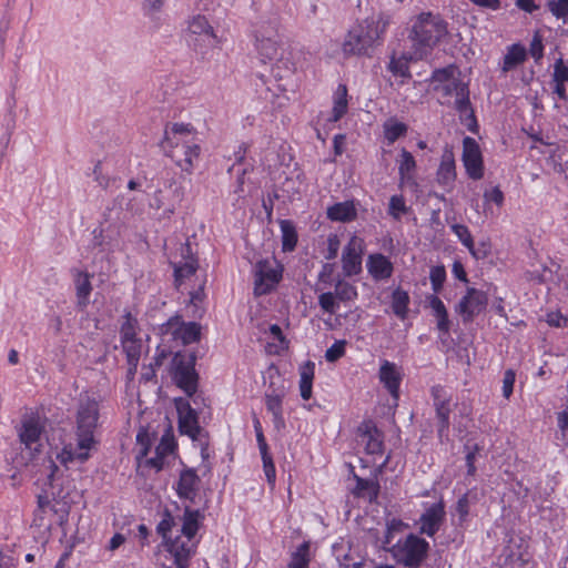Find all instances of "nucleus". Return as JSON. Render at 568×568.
<instances>
[{"instance_id": "63", "label": "nucleus", "mask_w": 568, "mask_h": 568, "mask_svg": "<svg viewBox=\"0 0 568 568\" xmlns=\"http://www.w3.org/2000/svg\"><path fill=\"white\" fill-rule=\"evenodd\" d=\"M529 51H530L531 57L536 61H538V60H540L542 58V55H544V45H542L541 38H540V36L538 33L535 34V37L532 38Z\"/></svg>"}, {"instance_id": "35", "label": "nucleus", "mask_w": 568, "mask_h": 568, "mask_svg": "<svg viewBox=\"0 0 568 568\" xmlns=\"http://www.w3.org/2000/svg\"><path fill=\"white\" fill-rule=\"evenodd\" d=\"M204 519V514L200 509H192L190 506H185L184 514L182 517L183 524L180 532H197L201 528V523Z\"/></svg>"}, {"instance_id": "30", "label": "nucleus", "mask_w": 568, "mask_h": 568, "mask_svg": "<svg viewBox=\"0 0 568 568\" xmlns=\"http://www.w3.org/2000/svg\"><path fill=\"white\" fill-rule=\"evenodd\" d=\"M354 478L356 480L354 494L357 497L367 498L369 503L376 501L381 490L378 480L376 478L365 479L357 475H355Z\"/></svg>"}, {"instance_id": "44", "label": "nucleus", "mask_w": 568, "mask_h": 568, "mask_svg": "<svg viewBox=\"0 0 568 568\" xmlns=\"http://www.w3.org/2000/svg\"><path fill=\"white\" fill-rule=\"evenodd\" d=\"M151 445H152V442H151L150 434L143 428L140 429L136 435L138 452L135 455V459L139 464L149 454Z\"/></svg>"}, {"instance_id": "57", "label": "nucleus", "mask_w": 568, "mask_h": 568, "mask_svg": "<svg viewBox=\"0 0 568 568\" xmlns=\"http://www.w3.org/2000/svg\"><path fill=\"white\" fill-rule=\"evenodd\" d=\"M175 449V442L174 438L166 434L163 435L161 438L160 444L155 448V454L161 455L162 457H165L166 455L173 453Z\"/></svg>"}, {"instance_id": "7", "label": "nucleus", "mask_w": 568, "mask_h": 568, "mask_svg": "<svg viewBox=\"0 0 568 568\" xmlns=\"http://www.w3.org/2000/svg\"><path fill=\"white\" fill-rule=\"evenodd\" d=\"M283 268L276 261L261 260L254 267V294L256 296L268 294L282 280Z\"/></svg>"}, {"instance_id": "38", "label": "nucleus", "mask_w": 568, "mask_h": 568, "mask_svg": "<svg viewBox=\"0 0 568 568\" xmlns=\"http://www.w3.org/2000/svg\"><path fill=\"white\" fill-rule=\"evenodd\" d=\"M446 34L447 23L437 17H433L432 13L428 12V45L438 42Z\"/></svg>"}, {"instance_id": "2", "label": "nucleus", "mask_w": 568, "mask_h": 568, "mask_svg": "<svg viewBox=\"0 0 568 568\" xmlns=\"http://www.w3.org/2000/svg\"><path fill=\"white\" fill-rule=\"evenodd\" d=\"M99 420V404L93 398L80 399L77 413V445L65 446L58 456L63 464L78 460L84 463L90 457V449L94 446V430Z\"/></svg>"}, {"instance_id": "62", "label": "nucleus", "mask_w": 568, "mask_h": 568, "mask_svg": "<svg viewBox=\"0 0 568 568\" xmlns=\"http://www.w3.org/2000/svg\"><path fill=\"white\" fill-rule=\"evenodd\" d=\"M339 245L341 242L338 236L335 234H331L327 239V253L325 255L326 260H334L337 256Z\"/></svg>"}, {"instance_id": "59", "label": "nucleus", "mask_w": 568, "mask_h": 568, "mask_svg": "<svg viewBox=\"0 0 568 568\" xmlns=\"http://www.w3.org/2000/svg\"><path fill=\"white\" fill-rule=\"evenodd\" d=\"M515 381H516L515 372L513 369H507L504 373V378H503V395L507 399L513 394Z\"/></svg>"}, {"instance_id": "3", "label": "nucleus", "mask_w": 568, "mask_h": 568, "mask_svg": "<svg viewBox=\"0 0 568 568\" xmlns=\"http://www.w3.org/2000/svg\"><path fill=\"white\" fill-rule=\"evenodd\" d=\"M388 21L383 17H368L353 26L344 38L342 51L344 55L372 57L375 49L383 42Z\"/></svg>"}, {"instance_id": "19", "label": "nucleus", "mask_w": 568, "mask_h": 568, "mask_svg": "<svg viewBox=\"0 0 568 568\" xmlns=\"http://www.w3.org/2000/svg\"><path fill=\"white\" fill-rule=\"evenodd\" d=\"M379 381L395 402L399 398L402 375L394 363L384 361L379 367Z\"/></svg>"}, {"instance_id": "26", "label": "nucleus", "mask_w": 568, "mask_h": 568, "mask_svg": "<svg viewBox=\"0 0 568 568\" xmlns=\"http://www.w3.org/2000/svg\"><path fill=\"white\" fill-rule=\"evenodd\" d=\"M415 55L422 59L426 50V13L422 12L409 32Z\"/></svg>"}, {"instance_id": "43", "label": "nucleus", "mask_w": 568, "mask_h": 568, "mask_svg": "<svg viewBox=\"0 0 568 568\" xmlns=\"http://www.w3.org/2000/svg\"><path fill=\"white\" fill-rule=\"evenodd\" d=\"M445 517V507L443 501L428 507V532H435L439 529V524Z\"/></svg>"}, {"instance_id": "49", "label": "nucleus", "mask_w": 568, "mask_h": 568, "mask_svg": "<svg viewBox=\"0 0 568 568\" xmlns=\"http://www.w3.org/2000/svg\"><path fill=\"white\" fill-rule=\"evenodd\" d=\"M336 300L337 298H336L334 292H325L318 296V305L321 306V308L324 312L332 315V314L336 313V311L339 306V304Z\"/></svg>"}, {"instance_id": "50", "label": "nucleus", "mask_w": 568, "mask_h": 568, "mask_svg": "<svg viewBox=\"0 0 568 568\" xmlns=\"http://www.w3.org/2000/svg\"><path fill=\"white\" fill-rule=\"evenodd\" d=\"M79 541H80V539L78 538L77 535H70L69 538H68V535H63L61 542L65 544L67 547H65V550L63 551V554L60 556V559L58 560L54 568H64L65 561L70 558L73 547Z\"/></svg>"}, {"instance_id": "40", "label": "nucleus", "mask_w": 568, "mask_h": 568, "mask_svg": "<svg viewBox=\"0 0 568 568\" xmlns=\"http://www.w3.org/2000/svg\"><path fill=\"white\" fill-rule=\"evenodd\" d=\"M347 111V89L339 84L335 93L332 121H338Z\"/></svg>"}, {"instance_id": "51", "label": "nucleus", "mask_w": 568, "mask_h": 568, "mask_svg": "<svg viewBox=\"0 0 568 568\" xmlns=\"http://www.w3.org/2000/svg\"><path fill=\"white\" fill-rule=\"evenodd\" d=\"M197 270V263L194 260L183 263L174 267L175 282L181 283L183 278L190 277Z\"/></svg>"}, {"instance_id": "8", "label": "nucleus", "mask_w": 568, "mask_h": 568, "mask_svg": "<svg viewBox=\"0 0 568 568\" xmlns=\"http://www.w3.org/2000/svg\"><path fill=\"white\" fill-rule=\"evenodd\" d=\"M160 333L171 335L173 339H181L183 345H187L200 339L201 326L195 322L184 323L180 315H174L161 325Z\"/></svg>"}, {"instance_id": "4", "label": "nucleus", "mask_w": 568, "mask_h": 568, "mask_svg": "<svg viewBox=\"0 0 568 568\" xmlns=\"http://www.w3.org/2000/svg\"><path fill=\"white\" fill-rule=\"evenodd\" d=\"M163 549L171 556L176 568H189L196 554L201 535H162Z\"/></svg>"}, {"instance_id": "56", "label": "nucleus", "mask_w": 568, "mask_h": 568, "mask_svg": "<svg viewBox=\"0 0 568 568\" xmlns=\"http://www.w3.org/2000/svg\"><path fill=\"white\" fill-rule=\"evenodd\" d=\"M262 460H263V468L266 476V479L270 484H274L276 478V471L275 466L273 463V458L270 455L268 450L261 453Z\"/></svg>"}, {"instance_id": "13", "label": "nucleus", "mask_w": 568, "mask_h": 568, "mask_svg": "<svg viewBox=\"0 0 568 568\" xmlns=\"http://www.w3.org/2000/svg\"><path fill=\"white\" fill-rule=\"evenodd\" d=\"M175 406L179 415V430L195 440L202 428L199 425L197 414L184 398H176Z\"/></svg>"}, {"instance_id": "36", "label": "nucleus", "mask_w": 568, "mask_h": 568, "mask_svg": "<svg viewBox=\"0 0 568 568\" xmlns=\"http://www.w3.org/2000/svg\"><path fill=\"white\" fill-rule=\"evenodd\" d=\"M282 232V250L284 252H292L297 244V233L294 224L290 220H282L280 222Z\"/></svg>"}, {"instance_id": "9", "label": "nucleus", "mask_w": 568, "mask_h": 568, "mask_svg": "<svg viewBox=\"0 0 568 568\" xmlns=\"http://www.w3.org/2000/svg\"><path fill=\"white\" fill-rule=\"evenodd\" d=\"M444 89L445 97H455V109L459 112L462 118L465 116L466 121H470L467 125L470 131H474L471 124L476 128L477 122L469 101V90L467 84L463 82H450Z\"/></svg>"}, {"instance_id": "24", "label": "nucleus", "mask_w": 568, "mask_h": 568, "mask_svg": "<svg viewBox=\"0 0 568 568\" xmlns=\"http://www.w3.org/2000/svg\"><path fill=\"white\" fill-rule=\"evenodd\" d=\"M428 305L433 311V316L436 320V326L439 331L440 337L443 338L448 336L450 331V321L444 303L438 296L432 295L428 296Z\"/></svg>"}, {"instance_id": "18", "label": "nucleus", "mask_w": 568, "mask_h": 568, "mask_svg": "<svg viewBox=\"0 0 568 568\" xmlns=\"http://www.w3.org/2000/svg\"><path fill=\"white\" fill-rule=\"evenodd\" d=\"M432 395L434 397L436 415L439 420L438 434L443 437L444 432H446L449 426V414L452 412L449 399L445 389L439 386L433 387Z\"/></svg>"}, {"instance_id": "28", "label": "nucleus", "mask_w": 568, "mask_h": 568, "mask_svg": "<svg viewBox=\"0 0 568 568\" xmlns=\"http://www.w3.org/2000/svg\"><path fill=\"white\" fill-rule=\"evenodd\" d=\"M327 217L336 222H351L357 216L354 203L351 201L338 202L327 209Z\"/></svg>"}, {"instance_id": "55", "label": "nucleus", "mask_w": 568, "mask_h": 568, "mask_svg": "<svg viewBox=\"0 0 568 568\" xmlns=\"http://www.w3.org/2000/svg\"><path fill=\"white\" fill-rule=\"evenodd\" d=\"M456 236L460 240V242L469 250L473 251V236L466 225L463 224H454L452 226Z\"/></svg>"}, {"instance_id": "32", "label": "nucleus", "mask_w": 568, "mask_h": 568, "mask_svg": "<svg viewBox=\"0 0 568 568\" xmlns=\"http://www.w3.org/2000/svg\"><path fill=\"white\" fill-rule=\"evenodd\" d=\"M189 32L191 34L200 36L203 40H215L213 27L209 23L204 16L197 14L192 17L189 21Z\"/></svg>"}, {"instance_id": "25", "label": "nucleus", "mask_w": 568, "mask_h": 568, "mask_svg": "<svg viewBox=\"0 0 568 568\" xmlns=\"http://www.w3.org/2000/svg\"><path fill=\"white\" fill-rule=\"evenodd\" d=\"M77 308L83 312L89 303L92 292L91 275L87 272H78L74 278Z\"/></svg>"}, {"instance_id": "6", "label": "nucleus", "mask_w": 568, "mask_h": 568, "mask_svg": "<svg viewBox=\"0 0 568 568\" xmlns=\"http://www.w3.org/2000/svg\"><path fill=\"white\" fill-rule=\"evenodd\" d=\"M389 551L398 564L414 568L419 566L426 554V541L417 538L416 535H406V538L398 540Z\"/></svg>"}, {"instance_id": "31", "label": "nucleus", "mask_w": 568, "mask_h": 568, "mask_svg": "<svg viewBox=\"0 0 568 568\" xmlns=\"http://www.w3.org/2000/svg\"><path fill=\"white\" fill-rule=\"evenodd\" d=\"M314 374L315 364L312 361H306L300 366V393L304 400L312 397Z\"/></svg>"}, {"instance_id": "14", "label": "nucleus", "mask_w": 568, "mask_h": 568, "mask_svg": "<svg viewBox=\"0 0 568 568\" xmlns=\"http://www.w3.org/2000/svg\"><path fill=\"white\" fill-rule=\"evenodd\" d=\"M363 240L352 236L343 250L342 263L345 276L357 275L362 271Z\"/></svg>"}, {"instance_id": "58", "label": "nucleus", "mask_w": 568, "mask_h": 568, "mask_svg": "<svg viewBox=\"0 0 568 568\" xmlns=\"http://www.w3.org/2000/svg\"><path fill=\"white\" fill-rule=\"evenodd\" d=\"M345 341H337L327 348L325 353L326 361L333 363L341 358L345 354Z\"/></svg>"}, {"instance_id": "37", "label": "nucleus", "mask_w": 568, "mask_h": 568, "mask_svg": "<svg viewBox=\"0 0 568 568\" xmlns=\"http://www.w3.org/2000/svg\"><path fill=\"white\" fill-rule=\"evenodd\" d=\"M456 68L454 65H448L443 69H437L433 72L432 81L438 82V85H435V90L440 92L445 97V87L450 82H460L459 80L454 78V73Z\"/></svg>"}, {"instance_id": "29", "label": "nucleus", "mask_w": 568, "mask_h": 568, "mask_svg": "<svg viewBox=\"0 0 568 568\" xmlns=\"http://www.w3.org/2000/svg\"><path fill=\"white\" fill-rule=\"evenodd\" d=\"M284 397V390L267 392L265 394V404L267 410L273 415V422L277 428L284 426L282 399Z\"/></svg>"}, {"instance_id": "23", "label": "nucleus", "mask_w": 568, "mask_h": 568, "mask_svg": "<svg viewBox=\"0 0 568 568\" xmlns=\"http://www.w3.org/2000/svg\"><path fill=\"white\" fill-rule=\"evenodd\" d=\"M456 179L455 159L449 150L442 155L439 168L436 172V182L445 190H450Z\"/></svg>"}, {"instance_id": "17", "label": "nucleus", "mask_w": 568, "mask_h": 568, "mask_svg": "<svg viewBox=\"0 0 568 568\" xmlns=\"http://www.w3.org/2000/svg\"><path fill=\"white\" fill-rule=\"evenodd\" d=\"M200 477L195 469L187 468L181 471L180 478L176 485V494L181 499L190 500L194 503L199 491Z\"/></svg>"}, {"instance_id": "54", "label": "nucleus", "mask_w": 568, "mask_h": 568, "mask_svg": "<svg viewBox=\"0 0 568 568\" xmlns=\"http://www.w3.org/2000/svg\"><path fill=\"white\" fill-rule=\"evenodd\" d=\"M446 278L445 267L442 265H437L432 267L429 273V280L432 282L433 290L437 293L440 291Z\"/></svg>"}, {"instance_id": "41", "label": "nucleus", "mask_w": 568, "mask_h": 568, "mask_svg": "<svg viewBox=\"0 0 568 568\" xmlns=\"http://www.w3.org/2000/svg\"><path fill=\"white\" fill-rule=\"evenodd\" d=\"M136 329L138 320L130 312H125L120 327L121 342L136 339Z\"/></svg>"}, {"instance_id": "1", "label": "nucleus", "mask_w": 568, "mask_h": 568, "mask_svg": "<svg viewBox=\"0 0 568 568\" xmlns=\"http://www.w3.org/2000/svg\"><path fill=\"white\" fill-rule=\"evenodd\" d=\"M51 473L48 475L44 495L38 496L39 508L42 513H49L54 523L62 529L63 524L68 521L71 505L80 498L79 491L75 489L73 480L68 476L57 475L58 466L51 462Z\"/></svg>"}, {"instance_id": "45", "label": "nucleus", "mask_w": 568, "mask_h": 568, "mask_svg": "<svg viewBox=\"0 0 568 568\" xmlns=\"http://www.w3.org/2000/svg\"><path fill=\"white\" fill-rule=\"evenodd\" d=\"M407 131L406 124L396 121H387L384 124L385 138L389 144L394 143L398 138L404 135Z\"/></svg>"}, {"instance_id": "11", "label": "nucleus", "mask_w": 568, "mask_h": 568, "mask_svg": "<svg viewBox=\"0 0 568 568\" xmlns=\"http://www.w3.org/2000/svg\"><path fill=\"white\" fill-rule=\"evenodd\" d=\"M201 148L195 140H183L180 144L169 146L166 156L171 158L183 171L191 172L194 160L200 156Z\"/></svg>"}, {"instance_id": "60", "label": "nucleus", "mask_w": 568, "mask_h": 568, "mask_svg": "<svg viewBox=\"0 0 568 568\" xmlns=\"http://www.w3.org/2000/svg\"><path fill=\"white\" fill-rule=\"evenodd\" d=\"M552 79L555 82L568 81V67L565 65L564 60L559 58L554 64Z\"/></svg>"}, {"instance_id": "33", "label": "nucleus", "mask_w": 568, "mask_h": 568, "mask_svg": "<svg viewBox=\"0 0 568 568\" xmlns=\"http://www.w3.org/2000/svg\"><path fill=\"white\" fill-rule=\"evenodd\" d=\"M311 541H303L297 548L291 554V560L288 568H308L313 552L311 550Z\"/></svg>"}, {"instance_id": "20", "label": "nucleus", "mask_w": 568, "mask_h": 568, "mask_svg": "<svg viewBox=\"0 0 568 568\" xmlns=\"http://www.w3.org/2000/svg\"><path fill=\"white\" fill-rule=\"evenodd\" d=\"M42 434V427L38 419L29 418L24 420L19 432L21 443L31 452V455L40 450L41 444L40 437Z\"/></svg>"}, {"instance_id": "27", "label": "nucleus", "mask_w": 568, "mask_h": 568, "mask_svg": "<svg viewBox=\"0 0 568 568\" xmlns=\"http://www.w3.org/2000/svg\"><path fill=\"white\" fill-rule=\"evenodd\" d=\"M367 268L375 280H386L390 277L393 273V265L390 261L383 254L369 255Z\"/></svg>"}, {"instance_id": "48", "label": "nucleus", "mask_w": 568, "mask_h": 568, "mask_svg": "<svg viewBox=\"0 0 568 568\" xmlns=\"http://www.w3.org/2000/svg\"><path fill=\"white\" fill-rule=\"evenodd\" d=\"M388 70L396 77L409 78V65L406 57L400 59H396L394 55L392 57L388 63Z\"/></svg>"}, {"instance_id": "16", "label": "nucleus", "mask_w": 568, "mask_h": 568, "mask_svg": "<svg viewBox=\"0 0 568 568\" xmlns=\"http://www.w3.org/2000/svg\"><path fill=\"white\" fill-rule=\"evenodd\" d=\"M357 436L365 443L367 454H379L383 449V434L372 420H364L357 427Z\"/></svg>"}, {"instance_id": "64", "label": "nucleus", "mask_w": 568, "mask_h": 568, "mask_svg": "<svg viewBox=\"0 0 568 568\" xmlns=\"http://www.w3.org/2000/svg\"><path fill=\"white\" fill-rule=\"evenodd\" d=\"M558 427L561 432L562 440L568 444V412L564 410L558 413Z\"/></svg>"}, {"instance_id": "53", "label": "nucleus", "mask_w": 568, "mask_h": 568, "mask_svg": "<svg viewBox=\"0 0 568 568\" xmlns=\"http://www.w3.org/2000/svg\"><path fill=\"white\" fill-rule=\"evenodd\" d=\"M126 354L129 364L136 365L140 358V344L138 338L133 341L121 342Z\"/></svg>"}, {"instance_id": "39", "label": "nucleus", "mask_w": 568, "mask_h": 568, "mask_svg": "<svg viewBox=\"0 0 568 568\" xmlns=\"http://www.w3.org/2000/svg\"><path fill=\"white\" fill-rule=\"evenodd\" d=\"M409 296L408 294L397 288L392 294V311L400 320H405L408 311Z\"/></svg>"}, {"instance_id": "12", "label": "nucleus", "mask_w": 568, "mask_h": 568, "mask_svg": "<svg viewBox=\"0 0 568 568\" xmlns=\"http://www.w3.org/2000/svg\"><path fill=\"white\" fill-rule=\"evenodd\" d=\"M463 163L467 175L480 180L484 175L483 155L477 141L466 136L463 141Z\"/></svg>"}, {"instance_id": "61", "label": "nucleus", "mask_w": 568, "mask_h": 568, "mask_svg": "<svg viewBox=\"0 0 568 568\" xmlns=\"http://www.w3.org/2000/svg\"><path fill=\"white\" fill-rule=\"evenodd\" d=\"M469 513V499L467 494L463 495L456 503L453 515H458L459 520L463 521Z\"/></svg>"}, {"instance_id": "46", "label": "nucleus", "mask_w": 568, "mask_h": 568, "mask_svg": "<svg viewBox=\"0 0 568 568\" xmlns=\"http://www.w3.org/2000/svg\"><path fill=\"white\" fill-rule=\"evenodd\" d=\"M402 159L399 161V174L402 178V181H409L410 180V172L415 169V160L414 156L406 151L405 149L402 151L400 154Z\"/></svg>"}, {"instance_id": "15", "label": "nucleus", "mask_w": 568, "mask_h": 568, "mask_svg": "<svg viewBox=\"0 0 568 568\" xmlns=\"http://www.w3.org/2000/svg\"><path fill=\"white\" fill-rule=\"evenodd\" d=\"M271 75L277 82L278 90L294 91L295 64L288 58H277L271 68Z\"/></svg>"}, {"instance_id": "21", "label": "nucleus", "mask_w": 568, "mask_h": 568, "mask_svg": "<svg viewBox=\"0 0 568 568\" xmlns=\"http://www.w3.org/2000/svg\"><path fill=\"white\" fill-rule=\"evenodd\" d=\"M193 126L184 123H173L164 132V138L160 143L163 152H168L169 146L180 144L183 140H195L192 135Z\"/></svg>"}, {"instance_id": "42", "label": "nucleus", "mask_w": 568, "mask_h": 568, "mask_svg": "<svg viewBox=\"0 0 568 568\" xmlns=\"http://www.w3.org/2000/svg\"><path fill=\"white\" fill-rule=\"evenodd\" d=\"M334 294L341 302L354 301L357 297V291L354 285L343 280L335 283Z\"/></svg>"}, {"instance_id": "22", "label": "nucleus", "mask_w": 568, "mask_h": 568, "mask_svg": "<svg viewBox=\"0 0 568 568\" xmlns=\"http://www.w3.org/2000/svg\"><path fill=\"white\" fill-rule=\"evenodd\" d=\"M275 36V33L266 34L261 30L256 31V49L263 62H266V60L274 61L282 55Z\"/></svg>"}, {"instance_id": "34", "label": "nucleus", "mask_w": 568, "mask_h": 568, "mask_svg": "<svg viewBox=\"0 0 568 568\" xmlns=\"http://www.w3.org/2000/svg\"><path fill=\"white\" fill-rule=\"evenodd\" d=\"M526 58L527 52L524 45L519 43L511 44L504 57L503 71L508 72L515 69L521 64Z\"/></svg>"}, {"instance_id": "10", "label": "nucleus", "mask_w": 568, "mask_h": 568, "mask_svg": "<svg viewBox=\"0 0 568 568\" xmlns=\"http://www.w3.org/2000/svg\"><path fill=\"white\" fill-rule=\"evenodd\" d=\"M487 303L488 297L485 292L469 287L457 304L456 312L462 315L465 323L471 322L475 316L485 311Z\"/></svg>"}, {"instance_id": "47", "label": "nucleus", "mask_w": 568, "mask_h": 568, "mask_svg": "<svg viewBox=\"0 0 568 568\" xmlns=\"http://www.w3.org/2000/svg\"><path fill=\"white\" fill-rule=\"evenodd\" d=\"M547 8L558 20L568 23V0H549Z\"/></svg>"}, {"instance_id": "52", "label": "nucleus", "mask_w": 568, "mask_h": 568, "mask_svg": "<svg viewBox=\"0 0 568 568\" xmlns=\"http://www.w3.org/2000/svg\"><path fill=\"white\" fill-rule=\"evenodd\" d=\"M333 550L336 556V559L339 562L341 568H362L363 561L353 560V557L349 552L344 555L339 552L342 550V547L334 545Z\"/></svg>"}, {"instance_id": "5", "label": "nucleus", "mask_w": 568, "mask_h": 568, "mask_svg": "<svg viewBox=\"0 0 568 568\" xmlns=\"http://www.w3.org/2000/svg\"><path fill=\"white\" fill-rule=\"evenodd\" d=\"M196 356L194 353L184 355L175 353L171 363L172 379L187 396L197 390L199 375L195 371Z\"/></svg>"}]
</instances>
